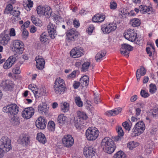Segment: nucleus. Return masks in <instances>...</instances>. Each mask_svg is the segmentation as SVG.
<instances>
[{
  "label": "nucleus",
  "mask_w": 158,
  "mask_h": 158,
  "mask_svg": "<svg viewBox=\"0 0 158 158\" xmlns=\"http://www.w3.org/2000/svg\"><path fill=\"white\" fill-rule=\"evenodd\" d=\"M101 145L104 151L108 154L113 153L115 149L113 141L108 137H106L102 140Z\"/></svg>",
  "instance_id": "nucleus-1"
},
{
  "label": "nucleus",
  "mask_w": 158,
  "mask_h": 158,
  "mask_svg": "<svg viewBox=\"0 0 158 158\" xmlns=\"http://www.w3.org/2000/svg\"><path fill=\"white\" fill-rule=\"evenodd\" d=\"M101 145L104 151L108 154L113 153L115 149L113 141L108 137H106L102 140Z\"/></svg>",
  "instance_id": "nucleus-2"
},
{
  "label": "nucleus",
  "mask_w": 158,
  "mask_h": 158,
  "mask_svg": "<svg viewBox=\"0 0 158 158\" xmlns=\"http://www.w3.org/2000/svg\"><path fill=\"white\" fill-rule=\"evenodd\" d=\"M99 133V132L97 128L89 127L86 131L85 136L88 140L93 141L98 138Z\"/></svg>",
  "instance_id": "nucleus-3"
},
{
  "label": "nucleus",
  "mask_w": 158,
  "mask_h": 158,
  "mask_svg": "<svg viewBox=\"0 0 158 158\" xmlns=\"http://www.w3.org/2000/svg\"><path fill=\"white\" fill-rule=\"evenodd\" d=\"M145 128V125L143 121L138 122L132 129V133L131 134L132 136H136L140 135L143 132Z\"/></svg>",
  "instance_id": "nucleus-4"
},
{
  "label": "nucleus",
  "mask_w": 158,
  "mask_h": 158,
  "mask_svg": "<svg viewBox=\"0 0 158 158\" xmlns=\"http://www.w3.org/2000/svg\"><path fill=\"white\" fill-rule=\"evenodd\" d=\"M0 148L3 151H10L11 148L10 139L7 137H2L0 140Z\"/></svg>",
  "instance_id": "nucleus-5"
},
{
  "label": "nucleus",
  "mask_w": 158,
  "mask_h": 158,
  "mask_svg": "<svg viewBox=\"0 0 158 158\" xmlns=\"http://www.w3.org/2000/svg\"><path fill=\"white\" fill-rule=\"evenodd\" d=\"M3 111L5 113H8V115L14 116L19 111V107L15 104L8 105L3 108Z\"/></svg>",
  "instance_id": "nucleus-6"
},
{
  "label": "nucleus",
  "mask_w": 158,
  "mask_h": 158,
  "mask_svg": "<svg viewBox=\"0 0 158 158\" xmlns=\"http://www.w3.org/2000/svg\"><path fill=\"white\" fill-rule=\"evenodd\" d=\"M66 34V39L69 42H72L75 41L77 39L78 35V32L74 28L68 30Z\"/></svg>",
  "instance_id": "nucleus-7"
},
{
  "label": "nucleus",
  "mask_w": 158,
  "mask_h": 158,
  "mask_svg": "<svg viewBox=\"0 0 158 158\" xmlns=\"http://www.w3.org/2000/svg\"><path fill=\"white\" fill-rule=\"evenodd\" d=\"M116 24L112 23L102 25L101 29L104 33L109 34L111 31H114L116 29Z\"/></svg>",
  "instance_id": "nucleus-8"
},
{
  "label": "nucleus",
  "mask_w": 158,
  "mask_h": 158,
  "mask_svg": "<svg viewBox=\"0 0 158 158\" xmlns=\"http://www.w3.org/2000/svg\"><path fill=\"white\" fill-rule=\"evenodd\" d=\"M124 35L127 40L134 42L136 40L137 34L134 29H129L124 33Z\"/></svg>",
  "instance_id": "nucleus-9"
},
{
  "label": "nucleus",
  "mask_w": 158,
  "mask_h": 158,
  "mask_svg": "<svg viewBox=\"0 0 158 158\" xmlns=\"http://www.w3.org/2000/svg\"><path fill=\"white\" fill-rule=\"evenodd\" d=\"M62 143L64 147L70 148L74 144V140L71 135H65L62 139Z\"/></svg>",
  "instance_id": "nucleus-10"
},
{
  "label": "nucleus",
  "mask_w": 158,
  "mask_h": 158,
  "mask_svg": "<svg viewBox=\"0 0 158 158\" xmlns=\"http://www.w3.org/2000/svg\"><path fill=\"white\" fill-rule=\"evenodd\" d=\"M95 153L96 149L93 147H85L83 148V154L86 158H91Z\"/></svg>",
  "instance_id": "nucleus-11"
},
{
  "label": "nucleus",
  "mask_w": 158,
  "mask_h": 158,
  "mask_svg": "<svg viewBox=\"0 0 158 158\" xmlns=\"http://www.w3.org/2000/svg\"><path fill=\"white\" fill-rule=\"evenodd\" d=\"M16 52L19 54H21L24 50L23 43L19 40H15L14 41L13 44Z\"/></svg>",
  "instance_id": "nucleus-12"
},
{
  "label": "nucleus",
  "mask_w": 158,
  "mask_h": 158,
  "mask_svg": "<svg viewBox=\"0 0 158 158\" xmlns=\"http://www.w3.org/2000/svg\"><path fill=\"white\" fill-rule=\"evenodd\" d=\"M133 48L130 45L125 44L121 45L120 52L121 54L128 57L129 55V52L132 50Z\"/></svg>",
  "instance_id": "nucleus-13"
},
{
  "label": "nucleus",
  "mask_w": 158,
  "mask_h": 158,
  "mask_svg": "<svg viewBox=\"0 0 158 158\" xmlns=\"http://www.w3.org/2000/svg\"><path fill=\"white\" fill-rule=\"evenodd\" d=\"M34 113V109L30 107L25 108L22 111V115L23 118L28 119L31 118Z\"/></svg>",
  "instance_id": "nucleus-14"
},
{
  "label": "nucleus",
  "mask_w": 158,
  "mask_h": 158,
  "mask_svg": "<svg viewBox=\"0 0 158 158\" xmlns=\"http://www.w3.org/2000/svg\"><path fill=\"white\" fill-rule=\"evenodd\" d=\"M83 54L82 48L79 47L73 48L70 52V56L73 58L79 57Z\"/></svg>",
  "instance_id": "nucleus-15"
},
{
  "label": "nucleus",
  "mask_w": 158,
  "mask_h": 158,
  "mask_svg": "<svg viewBox=\"0 0 158 158\" xmlns=\"http://www.w3.org/2000/svg\"><path fill=\"white\" fill-rule=\"evenodd\" d=\"M47 121L45 118L43 117H39L35 122V125L37 128L40 129H44L46 126Z\"/></svg>",
  "instance_id": "nucleus-16"
},
{
  "label": "nucleus",
  "mask_w": 158,
  "mask_h": 158,
  "mask_svg": "<svg viewBox=\"0 0 158 158\" xmlns=\"http://www.w3.org/2000/svg\"><path fill=\"white\" fill-rule=\"evenodd\" d=\"M48 30L50 37L54 39L56 35V27L55 24L50 23L48 26Z\"/></svg>",
  "instance_id": "nucleus-17"
},
{
  "label": "nucleus",
  "mask_w": 158,
  "mask_h": 158,
  "mask_svg": "<svg viewBox=\"0 0 158 158\" xmlns=\"http://www.w3.org/2000/svg\"><path fill=\"white\" fill-rule=\"evenodd\" d=\"M1 86L6 90H10L14 86L13 82L9 80L3 81L1 84Z\"/></svg>",
  "instance_id": "nucleus-18"
},
{
  "label": "nucleus",
  "mask_w": 158,
  "mask_h": 158,
  "mask_svg": "<svg viewBox=\"0 0 158 158\" xmlns=\"http://www.w3.org/2000/svg\"><path fill=\"white\" fill-rule=\"evenodd\" d=\"M18 141L19 143L23 146H26L30 143L29 138L25 134H22Z\"/></svg>",
  "instance_id": "nucleus-19"
},
{
  "label": "nucleus",
  "mask_w": 158,
  "mask_h": 158,
  "mask_svg": "<svg viewBox=\"0 0 158 158\" xmlns=\"http://www.w3.org/2000/svg\"><path fill=\"white\" fill-rule=\"evenodd\" d=\"M35 60L36 62L37 68L40 70L43 69L45 64L44 59L41 56H38L35 58Z\"/></svg>",
  "instance_id": "nucleus-20"
},
{
  "label": "nucleus",
  "mask_w": 158,
  "mask_h": 158,
  "mask_svg": "<svg viewBox=\"0 0 158 158\" xmlns=\"http://www.w3.org/2000/svg\"><path fill=\"white\" fill-rule=\"evenodd\" d=\"M15 57L11 56L6 60L3 65V68L5 69L10 68L16 60Z\"/></svg>",
  "instance_id": "nucleus-21"
},
{
  "label": "nucleus",
  "mask_w": 158,
  "mask_h": 158,
  "mask_svg": "<svg viewBox=\"0 0 158 158\" xmlns=\"http://www.w3.org/2000/svg\"><path fill=\"white\" fill-rule=\"evenodd\" d=\"M47 93L45 88L42 87L39 89L37 88L34 94L36 97L39 98L41 96L46 95Z\"/></svg>",
  "instance_id": "nucleus-22"
},
{
  "label": "nucleus",
  "mask_w": 158,
  "mask_h": 158,
  "mask_svg": "<svg viewBox=\"0 0 158 158\" xmlns=\"http://www.w3.org/2000/svg\"><path fill=\"white\" fill-rule=\"evenodd\" d=\"M139 9L140 12L143 14L147 13L148 14H149L152 12V8L151 7L144 5L139 6Z\"/></svg>",
  "instance_id": "nucleus-23"
},
{
  "label": "nucleus",
  "mask_w": 158,
  "mask_h": 158,
  "mask_svg": "<svg viewBox=\"0 0 158 158\" xmlns=\"http://www.w3.org/2000/svg\"><path fill=\"white\" fill-rule=\"evenodd\" d=\"M78 118L77 116L74 118L73 123L77 129H81L83 127V125L82 124L83 123V121Z\"/></svg>",
  "instance_id": "nucleus-24"
},
{
  "label": "nucleus",
  "mask_w": 158,
  "mask_h": 158,
  "mask_svg": "<svg viewBox=\"0 0 158 158\" xmlns=\"http://www.w3.org/2000/svg\"><path fill=\"white\" fill-rule=\"evenodd\" d=\"M105 19V16L99 14H97L94 15L92 19V21L95 23H101L103 22Z\"/></svg>",
  "instance_id": "nucleus-25"
},
{
  "label": "nucleus",
  "mask_w": 158,
  "mask_h": 158,
  "mask_svg": "<svg viewBox=\"0 0 158 158\" xmlns=\"http://www.w3.org/2000/svg\"><path fill=\"white\" fill-rule=\"evenodd\" d=\"M79 81L82 87H86L89 84V77L87 75H84L80 78Z\"/></svg>",
  "instance_id": "nucleus-26"
},
{
  "label": "nucleus",
  "mask_w": 158,
  "mask_h": 158,
  "mask_svg": "<svg viewBox=\"0 0 158 158\" xmlns=\"http://www.w3.org/2000/svg\"><path fill=\"white\" fill-rule=\"evenodd\" d=\"M146 72L145 69L143 67H141L140 69L137 70L136 71V78L138 81L139 80L141 76L145 75Z\"/></svg>",
  "instance_id": "nucleus-27"
},
{
  "label": "nucleus",
  "mask_w": 158,
  "mask_h": 158,
  "mask_svg": "<svg viewBox=\"0 0 158 158\" xmlns=\"http://www.w3.org/2000/svg\"><path fill=\"white\" fill-rule=\"evenodd\" d=\"M106 52L105 50L98 52L96 55L95 56V60L97 62H100L102 60V58L105 55Z\"/></svg>",
  "instance_id": "nucleus-28"
},
{
  "label": "nucleus",
  "mask_w": 158,
  "mask_h": 158,
  "mask_svg": "<svg viewBox=\"0 0 158 158\" xmlns=\"http://www.w3.org/2000/svg\"><path fill=\"white\" fill-rule=\"evenodd\" d=\"M48 110L47 106L45 103H41L38 106V110L40 113H45Z\"/></svg>",
  "instance_id": "nucleus-29"
},
{
  "label": "nucleus",
  "mask_w": 158,
  "mask_h": 158,
  "mask_svg": "<svg viewBox=\"0 0 158 158\" xmlns=\"http://www.w3.org/2000/svg\"><path fill=\"white\" fill-rule=\"evenodd\" d=\"M67 117L64 115V114H61L59 115L57 118L58 123L60 125H62L65 122Z\"/></svg>",
  "instance_id": "nucleus-30"
},
{
  "label": "nucleus",
  "mask_w": 158,
  "mask_h": 158,
  "mask_svg": "<svg viewBox=\"0 0 158 158\" xmlns=\"http://www.w3.org/2000/svg\"><path fill=\"white\" fill-rule=\"evenodd\" d=\"M55 92L57 94H63L65 91V87L64 86H54Z\"/></svg>",
  "instance_id": "nucleus-31"
},
{
  "label": "nucleus",
  "mask_w": 158,
  "mask_h": 158,
  "mask_svg": "<svg viewBox=\"0 0 158 158\" xmlns=\"http://www.w3.org/2000/svg\"><path fill=\"white\" fill-rule=\"evenodd\" d=\"M36 138L39 142L43 144L45 143L46 142V139L45 136L41 133L37 134Z\"/></svg>",
  "instance_id": "nucleus-32"
},
{
  "label": "nucleus",
  "mask_w": 158,
  "mask_h": 158,
  "mask_svg": "<svg viewBox=\"0 0 158 158\" xmlns=\"http://www.w3.org/2000/svg\"><path fill=\"white\" fill-rule=\"evenodd\" d=\"M61 110L64 113L67 112L69 109V104L66 102L61 103L60 104Z\"/></svg>",
  "instance_id": "nucleus-33"
},
{
  "label": "nucleus",
  "mask_w": 158,
  "mask_h": 158,
  "mask_svg": "<svg viewBox=\"0 0 158 158\" xmlns=\"http://www.w3.org/2000/svg\"><path fill=\"white\" fill-rule=\"evenodd\" d=\"M153 147L152 143H147L145 146V152L146 155H149L152 152Z\"/></svg>",
  "instance_id": "nucleus-34"
},
{
  "label": "nucleus",
  "mask_w": 158,
  "mask_h": 158,
  "mask_svg": "<svg viewBox=\"0 0 158 158\" xmlns=\"http://www.w3.org/2000/svg\"><path fill=\"white\" fill-rule=\"evenodd\" d=\"M31 20L33 23L35 25L40 27L42 25L41 21L39 19L35 18L34 15L31 16Z\"/></svg>",
  "instance_id": "nucleus-35"
},
{
  "label": "nucleus",
  "mask_w": 158,
  "mask_h": 158,
  "mask_svg": "<svg viewBox=\"0 0 158 158\" xmlns=\"http://www.w3.org/2000/svg\"><path fill=\"white\" fill-rule=\"evenodd\" d=\"M9 40V36L7 34H5L2 37L1 40V43L3 45H6L8 44Z\"/></svg>",
  "instance_id": "nucleus-36"
},
{
  "label": "nucleus",
  "mask_w": 158,
  "mask_h": 158,
  "mask_svg": "<svg viewBox=\"0 0 158 158\" xmlns=\"http://www.w3.org/2000/svg\"><path fill=\"white\" fill-rule=\"evenodd\" d=\"M113 157L114 158H127V156L123 151H119L114 155Z\"/></svg>",
  "instance_id": "nucleus-37"
},
{
  "label": "nucleus",
  "mask_w": 158,
  "mask_h": 158,
  "mask_svg": "<svg viewBox=\"0 0 158 158\" xmlns=\"http://www.w3.org/2000/svg\"><path fill=\"white\" fill-rule=\"evenodd\" d=\"M130 24L133 27L139 26L140 24V20L138 19H134L131 20Z\"/></svg>",
  "instance_id": "nucleus-38"
},
{
  "label": "nucleus",
  "mask_w": 158,
  "mask_h": 158,
  "mask_svg": "<svg viewBox=\"0 0 158 158\" xmlns=\"http://www.w3.org/2000/svg\"><path fill=\"white\" fill-rule=\"evenodd\" d=\"M77 113V117L82 121L87 119V116L85 113L80 111H78Z\"/></svg>",
  "instance_id": "nucleus-39"
},
{
  "label": "nucleus",
  "mask_w": 158,
  "mask_h": 158,
  "mask_svg": "<svg viewBox=\"0 0 158 158\" xmlns=\"http://www.w3.org/2000/svg\"><path fill=\"white\" fill-rule=\"evenodd\" d=\"M90 63L89 62H84L82 64L81 71L82 72H85L88 71Z\"/></svg>",
  "instance_id": "nucleus-40"
},
{
  "label": "nucleus",
  "mask_w": 158,
  "mask_h": 158,
  "mask_svg": "<svg viewBox=\"0 0 158 158\" xmlns=\"http://www.w3.org/2000/svg\"><path fill=\"white\" fill-rule=\"evenodd\" d=\"M62 85H64V80L60 77L56 79L54 83V86H61Z\"/></svg>",
  "instance_id": "nucleus-41"
},
{
  "label": "nucleus",
  "mask_w": 158,
  "mask_h": 158,
  "mask_svg": "<svg viewBox=\"0 0 158 158\" xmlns=\"http://www.w3.org/2000/svg\"><path fill=\"white\" fill-rule=\"evenodd\" d=\"M158 114V109H157L150 110L149 113V115L151 118L156 117Z\"/></svg>",
  "instance_id": "nucleus-42"
},
{
  "label": "nucleus",
  "mask_w": 158,
  "mask_h": 158,
  "mask_svg": "<svg viewBox=\"0 0 158 158\" xmlns=\"http://www.w3.org/2000/svg\"><path fill=\"white\" fill-rule=\"evenodd\" d=\"M13 10V6L12 4H9L6 6L4 12V13L6 14H10L11 12H12Z\"/></svg>",
  "instance_id": "nucleus-43"
},
{
  "label": "nucleus",
  "mask_w": 158,
  "mask_h": 158,
  "mask_svg": "<svg viewBox=\"0 0 158 158\" xmlns=\"http://www.w3.org/2000/svg\"><path fill=\"white\" fill-rule=\"evenodd\" d=\"M44 11V15L47 17H50L52 13V10L50 7L48 6L45 7Z\"/></svg>",
  "instance_id": "nucleus-44"
},
{
  "label": "nucleus",
  "mask_w": 158,
  "mask_h": 158,
  "mask_svg": "<svg viewBox=\"0 0 158 158\" xmlns=\"http://www.w3.org/2000/svg\"><path fill=\"white\" fill-rule=\"evenodd\" d=\"M44 9L45 7H43L42 6H39L36 9L37 14L40 16L44 15Z\"/></svg>",
  "instance_id": "nucleus-45"
},
{
  "label": "nucleus",
  "mask_w": 158,
  "mask_h": 158,
  "mask_svg": "<svg viewBox=\"0 0 158 158\" xmlns=\"http://www.w3.org/2000/svg\"><path fill=\"white\" fill-rule=\"evenodd\" d=\"M138 145V143L134 142H130L127 144V147L130 149L132 150Z\"/></svg>",
  "instance_id": "nucleus-46"
},
{
  "label": "nucleus",
  "mask_w": 158,
  "mask_h": 158,
  "mask_svg": "<svg viewBox=\"0 0 158 158\" xmlns=\"http://www.w3.org/2000/svg\"><path fill=\"white\" fill-rule=\"evenodd\" d=\"M75 102L77 105L79 107H81L83 106L82 102L79 97H76L75 98Z\"/></svg>",
  "instance_id": "nucleus-47"
},
{
  "label": "nucleus",
  "mask_w": 158,
  "mask_h": 158,
  "mask_svg": "<svg viewBox=\"0 0 158 158\" xmlns=\"http://www.w3.org/2000/svg\"><path fill=\"white\" fill-rule=\"evenodd\" d=\"M131 125L127 121H125L122 123V126L125 130L127 131H129L130 130L131 127Z\"/></svg>",
  "instance_id": "nucleus-48"
},
{
  "label": "nucleus",
  "mask_w": 158,
  "mask_h": 158,
  "mask_svg": "<svg viewBox=\"0 0 158 158\" xmlns=\"http://www.w3.org/2000/svg\"><path fill=\"white\" fill-rule=\"evenodd\" d=\"M47 37V36L45 33H43L40 35V40L42 43H45L48 40Z\"/></svg>",
  "instance_id": "nucleus-49"
},
{
  "label": "nucleus",
  "mask_w": 158,
  "mask_h": 158,
  "mask_svg": "<svg viewBox=\"0 0 158 158\" xmlns=\"http://www.w3.org/2000/svg\"><path fill=\"white\" fill-rule=\"evenodd\" d=\"M149 88V92L152 94L155 93L157 90L156 85L153 84L150 85Z\"/></svg>",
  "instance_id": "nucleus-50"
},
{
  "label": "nucleus",
  "mask_w": 158,
  "mask_h": 158,
  "mask_svg": "<svg viewBox=\"0 0 158 158\" xmlns=\"http://www.w3.org/2000/svg\"><path fill=\"white\" fill-rule=\"evenodd\" d=\"M48 128L49 130L53 131L55 128V124L53 121H51L48 122Z\"/></svg>",
  "instance_id": "nucleus-51"
},
{
  "label": "nucleus",
  "mask_w": 158,
  "mask_h": 158,
  "mask_svg": "<svg viewBox=\"0 0 158 158\" xmlns=\"http://www.w3.org/2000/svg\"><path fill=\"white\" fill-rule=\"evenodd\" d=\"M11 121L13 123L14 125H18L19 124V121L18 118L13 116V117L11 119Z\"/></svg>",
  "instance_id": "nucleus-52"
},
{
  "label": "nucleus",
  "mask_w": 158,
  "mask_h": 158,
  "mask_svg": "<svg viewBox=\"0 0 158 158\" xmlns=\"http://www.w3.org/2000/svg\"><path fill=\"white\" fill-rule=\"evenodd\" d=\"M53 19L56 24L59 23L62 20V18L60 16L56 15H55L53 16Z\"/></svg>",
  "instance_id": "nucleus-53"
},
{
  "label": "nucleus",
  "mask_w": 158,
  "mask_h": 158,
  "mask_svg": "<svg viewBox=\"0 0 158 158\" xmlns=\"http://www.w3.org/2000/svg\"><path fill=\"white\" fill-rule=\"evenodd\" d=\"M116 130L118 135H119L120 136H123V131L121 126H117L116 127Z\"/></svg>",
  "instance_id": "nucleus-54"
},
{
  "label": "nucleus",
  "mask_w": 158,
  "mask_h": 158,
  "mask_svg": "<svg viewBox=\"0 0 158 158\" xmlns=\"http://www.w3.org/2000/svg\"><path fill=\"white\" fill-rule=\"evenodd\" d=\"M94 103L96 104H98L99 103L101 102V100L99 98L98 95H95L94 94Z\"/></svg>",
  "instance_id": "nucleus-55"
},
{
  "label": "nucleus",
  "mask_w": 158,
  "mask_h": 158,
  "mask_svg": "<svg viewBox=\"0 0 158 158\" xmlns=\"http://www.w3.org/2000/svg\"><path fill=\"white\" fill-rule=\"evenodd\" d=\"M110 8L111 10H114L117 8V4L116 3L113 1H111L110 2Z\"/></svg>",
  "instance_id": "nucleus-56"
},
{
  "label": "nucleus",
  "mask_w": 158,
  "mask_h": 158,
  "mask_svg": "<svg viewBox=\"0 0 158 158\" xmlns=\"http://www.w3.org/2000/svg\"><path fill=\"white\" fill-rule=\"evenodd\" d=\"M20 12L19 10H13L11 12L10 15H12V16H17L19 17Z\"/></svg>",
  "instance_id": "nucleus-57"
},
{
  "label": "nucleus",
  "mask_w": 158,
  "mask_h": 158,
  "mask_svg": "<svg viewBox=\"0 0 158 158\" xmlns=\"http://www.w3.org/2000/svg\"><path fill=\"white\" fill-rule=\"evenodd\" d=\"M94 29V27L93 25H90L87 28V31L89 34L91 35Z\"/></svg>",
  "instance_id": "nucleus-58"
},
{
  "label": "nucleus",
  "mask_w": 158,
  "mask_h": 158,
  "mask_svg": "<svg viewBox=\"0 0 158 158\" xmlns=\"http://www.w3.org/2000/svg\"><path fill=\"white\" fill-rule=\"evenodd\" d=\"M140 95L142 97L144 98H146L149 96V94L144 90H141L140 92Z\"/></svg>",
  "instance_id": "nucleus-59"
},
{
  "label": "nucleus",
  "mask_w": 158,
  "mask_h": 158,
  "mask_svg": "<svg viewBox=\"0 0 158 158\" xmlns=\"http://www.w3.org/2000/svg\"><path fill=\"white\" fill-rule=\"evenodd\" d=\"M113 110L114 111V115H115L120 113L122 110V109L120 107L114 109Z\"/></svg>",
  "instance_id": "nucleus-60"
},
{
  "label": "nucleus",
  "mask_w": 158,
  "mask_h": 158,
  "mask_svg": "<svg viewBox=\"0 0 158 158\" xmlns=\"http://www.w3.org/2000/svg\"><path fill=\"white\" fill-rule=\"evenodd\" d=\"M76 71L75 70L73 71L71 74L68 75L67 78L69 79L74 78L76 77Z\"/></svg>",
  "instance_id": "nucleus-61"
},
{
  "label": "nucleus",
  "mask_w": 158,
  "mask_h": 158,
  "mask_svg": "<svg viewBox=\"0 0 158 158\" xmlns=\"http://www.w3.org/2000/svg\"><path fill=\"white\" fill-rule=\"evenodd\" d=\"M20 19V17L17 16H12L10 19L12 22L13 23H15Z\"/></svg>",
  "instance_id": "nucleus-62"
},
{
  "label": "nucleus",
  "mask_w": 158,
  "mask_h": 158,
  "mask_svg": "<svg viewBox=\"0 0 158 158\" xmlns=\"http://www.w3.org/2000/svg\"><path fill=\"white\" fill-rule=\"evenodd\" d=\"M146 51L149 56L151 57L152 55V50L150 47H147L146 48Z\"/></svg>",
  "instance_id": "nucleus-63"
},
{
  "label": "nucleus",
  "mask_w": 158,
  "mask_h": 158,
  "mask_svg": "<svg viewBox=\"0 0 158 158\" xmlns=\"http://www.w3.org/2000/svg\"><path fill=\"white\" fill-rule=\"evenodd\" d=\"M12 72L13 73L16 74H19L20 73L21 71L19 67L15 68L13 69Z\"/></svg>",
  "instance_id": "nucleus-64"
}]
</instances>
